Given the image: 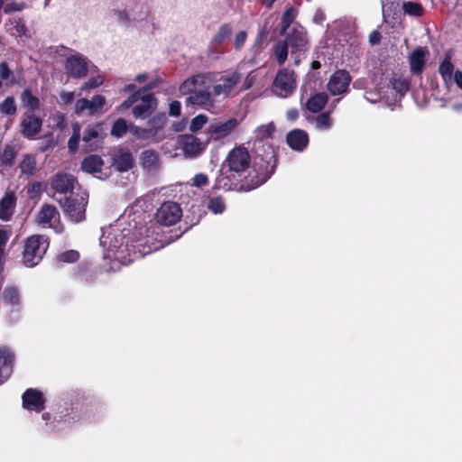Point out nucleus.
Instances as JSON below:
<instances>
[{
    "label": "nucleus",
    "instance_id": "f257e3e1",
    "mask_svg": "<svg viewBox=\"0 0 462 462\" xmlns=\"http://www.w3.org/2000/svg\"><path fill=\"white\" fill-rule=\"evenodd\" d=\"M99 242L104 260L122 264H129L159 248L148 235L143 236V227L133 232L130 227L121 228L118 225L103 228Z\"/></svg>",
    "mask_w": 462,
    "mask_h": 462
},
{
    "label": "nucleus",
    "instance_id": "f03ea898",
    "mask_svg": "<svg viewBox=\"0 0 462 462\" xmlns=\"http://www.w3.org/2000/svg\"><path fill=\"white\" fill-rule=\"evenodd\" d=\"M250 154L245 147H236L229 152L226 159L223 162L219 173L216 178L214 189H223L225 191L239 189L249 191L254 188H246L251 180L255 179L257 172L253 164L254 175L249 172Z\"/></svg>",
    "mask_w": 462,
    "mask_h": 462
},
{
    "label": "nucleus",
    "instance_id": "7ed1b4c3",
    "mask_svg": "<svg viewBox=\"0 0 462 462\" xmlns=\"http://www.w3.org/2000/svg\"><path fill=\"white\" fill-rule=\"evenodd\" d=\"M275 125L273 122L259 125L254 132V150L256 153L254 159V171L257 172L246 188H258L267 181L274 173L277 161L274 148L272 144Z\"/></svg>",
    "mask_w": 462,
    "mask_h": 462
},
{
    "label": "nucleus",
    "instance_id": "20e7f679",
    "mask_svg": "<svg viewBox=\"0 0 462 462\" xmlns=\"http://www.w3.org/2000/svg\"><path fill=\"white\" fill-rule=\"evenodd\" d=\"M49 247L48 238L42 235H33L24 242L22 253L23 264L27 268L38 265Z\"/></svg>",
    "mask_w": 462,
    "mask_h": 462
},
{
    "label": "nucleus",
    "instance_id": "39448f33",
    "mask_svg": "<svg viewBox=\"0 0 462 462\" xmlns=\"http://www.w3.org/2000/svg\"><path fill=\"white\" fill-rule=\"evenodd\" d=\"M296 88V75L292 69L285 68L278 70L272 84V91L274 95L286 98L294 93Z\"/></svg>",
    "mask_w": 462,
    "mask_h": 462
},
{
    "label": "nucleus",
    "instance_id": "423d86ee",
    "mask_svg": "<svg viewBox=\"0 0 462 462\" xmlns=\"http://www.w3.org/2000/svg\"><path fill=\"white\" fill-rule=\"evenodd\" d=\"M92 65L90 60L83 54L73 51L65 61L66 73L73 79H83L87 77L89 67Z\"/></svg>",
    "mask_w": 462,
    "mask_h": 462
},
{
    "label": "nucleus",
    "instance_id": "0eeeda50",
    "mask_svg": "<svg viewBox=\"0 0 462 462\" xmlns=\"http://www.w3.org/2000/svg\"><path fill=\"white\" fill-rule=\"evenodd\" d=\"M239 124L240 121L236 117H231L226 121L214 120L210 122L206 130L208 142L220 141L227 137Z\"/></svg>",
    "mask_w": 462,
    "mask_h": 462
},
{
    "label": "nucleus",
    "instance_id": "6e6552de",
    "mask_svg": "<svg viewBox=\"0 0 462 462\" xmlns=\"http://www.w3.org/2000/svg\"><path fill=\"white\" fill-rule=\"evenodd\" d=\"M208 142L200 141L193 134H181L178 137L177 147L181 150L186 158H197L207 149Z\"/></svg>",
    "mask_w": 462,
    "mask_h": 462
},
{
    "label": "nucleus",
    "instance_id": "1a4fd4ad",
    "mask_svg": "<svg viewBox=\"0 0 462 462\" xmlns=\"http://www.w3.org/2000/svg\"><path fill=\"white\" fill-rule=\"evenodd\" d=\"M88 204V194L83 192L80 196L69 197L65 199L63 205L65 213L70 217L71 221L79 223L86 217V207Z\"/></svg>",
    "mask_w": 462,
    "mask_h": 462
},
{
    "label": "nucleus",
    "instance_id": "9d476101",
    "mask_svg": "<svg viewBox=\"0 0 462 462\" xmlns=\"http://www.w3.org/2000/svg\"><path fill=\"white\" fill-rule=\"evenodd\" d=\"M181 217V209L176 202L167 201L161 205L155 214L158 223L163 226H172Z\"/></svg>",
    "mask_w": 462,
    "mask_h": 462
},
{
    "label": "nucleus",
    "instance_id": "9b49d317",
    "mask_svg": "<svg viewBox=\"0 0 462 462\" xmlns=\"http://www.w3.org/2000/svg\"><path fill=\"white\" fill-rule=\"evenodd\" d=\"M60 213L56 207L50 204H43L37 214L36 221L39 225L51 227L56 233L63 232V226L59 222Z\"/></svg>",
    "mask_w": 462,
    "mask_h": 462
},
{
    "label": "nucleus",
    "instance_id": "f8f14e48",
    "mask_svg": "<svg viewBox=\"0 0 462 462\" xmlns=\"http://www.w3.org/2000/svg\"><path fill=\"white\" fill-rule=\"evenodd\" d=\"M352 78L346 69L335 71L328 82L327 88L332 96L345 95L348 92Z\"/></svg>",
    "mask_w": 462,
    "mask_h": 462
},
{
    "label": "nucleus",
    "instance_id": "ddd939ff",
    "mask_svg": "<svg viewBox=\"0 0 462 462\" xmlns=\"http://www.w3.org/2000/svg\"><path fill=\"white\" fill-rule=\"evenodd\" d=\"M283 41L290 47L291 55H296L307 50V32L301 26L293 27L287 32Z\"/></svg>",
    "mask_w": 462,
    "mask_h": 462
},
{
    "label": "nucleus",
    "instance_id": "4468645a",
    "mask_svg": "<svg viewBox=\"0 0 462 462\" xmlns=\"http://www.w3.org/2000/svg\"><path fill=\"white\" fill-rule=\"evenodd\" d=\"M105 132L101 124L88 125L83 132L82 142L86 151H95L103 143Z\"/></svg>",
    "mask_w": 462,
    "mask_h": 462
},
{
    "label": "nucleus",
    "instance_id": "2eb2a0df",
    "mask_svg": "<svg viewBox=\"0 0 462 462\" xmlns=\"http://www.w3.org/2000/svg\"><path fill=\"white\" fill-rule=\"evenodd\" d=\"M215 96L213 95V91H208V87L207 86V82L205 83V87H202L193 95H190L186 99L187 106H196L201 109H205L208 111H212L215 108Z\"/></svg>",
    "mask_w": 462,
    "mask_h": 462
},
{
    "label": "nucleus",
    "instance_id": "dca6fc26",
    "mask_svg": "<svg viewBox=\"0 0 462 462\" xmlns=\"http://www.w3.org/2000/svg\"><path fill=\"white\" fill-rule=\"evenodd\" d=\"M240 79L241 74L237 71H232L225 74L219 79V82L213 86V95L215 97L223 96L227 97Z\"/></svg>",
    "mask_w": 462,
    "mask_h": 462
},
{
    "label": "nucleus",
    "instance_id": "f3484780",
    "mask_svg": "<svg viewBox=\"0 0 462 462\" xmlns=\"http://www.w3.org/2000/svg\"><path fill=\"white\" fill-rule=\"evenodd\" d=\"M23 407L31 411L40 412L45 408L46 399L43 393L33 388L27 389L22 396Z\"/></svg>",
    "mask_w": 462,
    "mask_h": 462
},
{
    "label": "nucleus",
    "instance_id": "a211bd4d",
    "mask_svg": "<svg viewBox=\"0 0 462 462\" xmlns=\"http://www.w3.org/2000/svg\"><path fill=\"white\" fill-rule=\"evenodd\" d=\"M140 103L133 107L134 117L139 119L148 118L157 108L158 101L152 94L140 97Z\"/></svg>",
    "mask_w": 462,
    "mask_h": 462
},
{
    "label": "nucleus",
    "instance_id": "6ab92c4d",
    "mask_svg": "<svg viewBox=\"0 0 462 462\" xmlns=\"http://www.w3.org/2000/svg\"><path fill=\"white\" fill-rule=\"evenodd\" d=\"M42 119L33 114H25L21 123V133L28 139H33L42 130Z\"/></svg>",
    "mask_w": 462,
    "mask_h": 462
},
{
    "label": "nucleus",
    "instance_id": "aec40b11",
    "mask_svg": "<svg viewBox=\"0 0 462 462\" xmlns=\"http://www.w3.org/2000/svg\"><path fill=\"white\" fill-rule=\"evenodd\" d=\"M113 165L118 171H127L134 165V158L126 148L118 147L113 153Z\"/></svg>",
    "mask_w": 462,
    "mask_h": 462
},
{
    "label": "nucleus",
    "instance_id": "412c9836",
    "mask_svg": "<svg viewBox=\"0 0 462 462\" xmlns=\"http://www.w3.org/2000/svg\"><path fill=\"white\" fill-rule=\"evenodd\" d=\"M209 80V74H197L187 79L179 88L181 95H193Z\"/></svg>",
    "mask_w": 462,
    "mask_h": 462
},
{
    "label": "nucleus",
    "instance_id": "4be33fe9",
    "mask_svg": "<svg viewBox=\"0 0 462 462\" xmlns=\"http://www.w3.org/2000/svg\"><path fill=\"white\" fill-rule=\"evenodd\" d=\"M14 356L10 348L0 346V383L7 380L14 366Z\"/></svg>",
    "mask_w": 462,
    "mask_h": 462
},
{
    "label": "nucleus",
    "instance_id": "5701e85b",
    "mask_svg": "<svg viewBox=\"0 0 462 462\" xmlns=\"http://www.w3.org/2000/svg\"><path fill=\"white\" fill-rule=\"evenodd\" d=\"M17 197L14 191H6L0 199V219L9 221L16 208Z\"/></svg>",
    "mask_w": 462,
    "mask_h": 462
},
{
    "label": "nucleus",
    "instance_id": "b1692460",
    "mask_svg": "<svg viewBox=\"0 0 462 462\" xmlns=\"http://www.w3.org/2000/svg\"><path fill=\"white\" fill-rule=\"evenodd\" d=\"M286 142L292 150L302 152L308 146L309 135L304 130L293 129L287 134Z\"/></svg>",
    "mask_w": 462,
    "mask_h": 462
},
{
    "label": "nucleus",
    "instance_id": "393cba45",
    "mask_svg": "<svg viewBox=\"0 0 462 462\" xmlns=\"http://www.w3.org/2000/svg\"><path fill=\"white\" fill-rule=\"evenodd\" d=\"M76 179L69 173H57L51 181V188L59 193L72 192Z\"/></svg>",
    "mask_w": 462,
    "mask_h": 462
},
{
    "label": "nucleus",
    "instance_id": "a878e982",
    "mask_svg": "<svg viewBox=\"0 0 462 462\" xmlns=\"http://www.w3.org/2000/svg\"><path fill=\"white\" fill-rule=\"evenodd\" d=\"M388 88L395 92L394 101L393 103L387 102L388 106H396L406 94L409 89L408 80L401 76L394 75L389 81Z\"/></svg>",
    "mask_w": 462,
    "mask_h": 462
},
{
    "label": "nucleus",
    "instance_id": "bb28decb",
    "mask_svg": "<svg viewBox=\"0 0 462 462\" xmlns=\"http://www.w3.org/2000/svg\"><path fill=\"white\" fill-rule=\"evenodd\" d=\"M328 99L325 92L316 93L307 99L306 108L311 113H319L325 107Z\"/></svg>",
    "mask_w": 462,
    "mask_h": 462
},
{
    "label": "nucleus",
    "instance_id": "cd10ccee",
    "mask_svg": "<svg viewBox=\"0 0 462 462\" xmlns=\"http://www.w3.org/2000/svg\"><path fill=\"white\" fill-rule=\"evenodd\" d=\"M409 62L412 73H421L425 65L424 51L421 48L414 50L409 57Z\"/></svg>",
    "mask_w": 462,
    "mask_h": 462
},
{
    "label": "nucleus",
    "instance_id": "c85d7f7f",
    "mask_svg": "<svg viewBox=\"0 0 462 462\" xmlns=\"http://www.w3.org/2000/svg\"><path fill=\"white\" fill-rule=\"evenodd\" d=\"M2 299L5 304L16 307L22 302L21 293L19 289L14 285H7L2 293Z\"/></svg>",
    "mask_w": 462,
    "mask_h": 462
},
{
    "label": "nucleus",
    "instance_id": "c756f323",
    "mask_svg": "<svg viewBox=\"0 0 462 462\" xmlns=\"http://www.w3.org/2000/svg\"><path fill=\"white\" fill-rule=\"evenodd\" d=\"M128 9L131 10V15L136 21L144 20L149 14V6L144 0H135L134 3L127 5Z\"/></svg>",
    "mask_w": 462,
    "mask_h": 462
},
{
    "label": "nucleus",
    "instance_id": "7c9ffc66",
    "mask_svg": "<svg viewBox=\"0 0 462 462\" xmlns=\"http://www.w3.org/2000/svg\"><path fill=\"white\" fill-rule=\"evenodd\" d=\"M103 161L98 155H89L81 162V170L88 173H95L101 171Z\"/></svg>",
    "mask_w": 462,
    "mask_h": 462
},
{
    "label": "nucleus",
    "instance_id": "2f4dec72",
    "mask_svg": "<svg viewBox=\"0 0 462 462\" xmlns=\"http://www.w3.org/2000/svg\"><path fill=\"white\" fill-rule=\"evenodd\" d=\"M142 165L148 171L155 170L159 165V154L153 150H146L141 155Z\"/></svg>",
    "mask_w": 462,
    "mask_h": 462
},
{
    "label": "nucleus",
    "instance_id": "473e14b6",
    "mask_svg": "<svg viewBox=\"0 0 462 462\" xmlns=\"http://www.w3.org/2000/svg\"><path fill=\"white\" fill-rule=\"evenodd\" d=\"M36 166L37 164L34 155L26 154L19 164L21 175L30 178L33 175Z\"/></svg>",
    "mask_w": 462,
    "mask_h": 462
},
{
    "label": "nucleus",
    "instance_id": "72a5a7b5",
    "mask_svg": "<svg viewBox=\"0 0 462 462\" xmlns=\"http://www.w3.org/2000/svg\"><path fill=\"white\" fill-rule=\"evenodd\" d=\"M289 46L283 40L278 41L273 48V52L277 63L282 66L287 60Z\"/></svg>",
    "mask_w": 462,
    "mask_h": 462
},
{
    "label": "nucleus",
    "instance_id": "f704fd0d",
    "mask_svg": "<svg viewBox=\"0 0 462 462\" xmlns=\"http://www.w3.org/2000/svg\"><path fill=\"white\" fill-rule=\"evenodd\" d=\"M454 66L449 57H446L439 67V72L443 81L448 85L452 80Z\"/></svg>",
    "mask_w": 462,
    "mask_h": 462
},
{
    "label": "nucleus",
    "instance_id": "c9c22d12",
    "mask_svg": "<svg viewBox=\"0 0 462 462\" xmlns=\"http://www.w3.org/2000/svg\"><path fill=\"white\" fill-rule=\"evenodd\" d=\"M21 101L23 105L32 111L37 110L40 106V100L37 97L33 96L30 89H25L21 95Z\"/></svg>",
    "mask_w": 462,
    "mask_h": 462
},
{
    "label": "nucleus",
    "instance_id": "e433bc0d",
    "mask_svg": "<svg viewBox=\"0 0 462 462\" xmlns=\"http://www.w3.org/2000/svg\"><path fill=\"white\" fill-rule=\"evenodd\" d=\"M233 30L232 27L227 24H222L217 33L212 38V42L214 44H221L225 41L228 40L232 35Z\"/></svg>",
    "mask_w": 462,
    "mask_h": 462
},
{
    "label": "nucleus",
    "instance_id": "4c0bfd02",
    "mask_svg": "<svg viewBox=\"0 0 462 462\" xmlns=\"http://www.w3.org/2000/svg\"><path fill=\"white\" fill-rule=\"evenodd\" d=\"M17 112V106L13 96L6 97L0 104V113L3 116H14Z\"/></svg>",
    "mask_w": 462,
    "mask_h": 462
},
{
    "label": "nucleus",
    "instance_id": "58836bf2",
    "mask_svg": "<svg viewBox=\"0 0 462 462\" xmlns=\"http://www.w3.org/2000/svg\"><path fill=\"white\" fill-rule=\"evenodd\" d=\"M79 279L87 284L95 282L97 276L88 264L80 265L78 269Z\"/></svg>",
    "mask_w": 462,
    "mask_h": 462
},
{
    "label": "nucleus",
    "instance_id": "ea45409f",
    "mask_svg": "<svg viewBox=\"0 0 462 462\" xmlns=\"http://www.w3.org/2000/svg\"><path fill=\"white\" fill-rule=\"evenodd\" d=\"M15 157L16 152L14 151V149L10 145H6L0 154V166H13L15 161Z\"/></svg>",
    "mask_w": 462,
    "mask_h": 462
},
{
    "label": "nucleus",
    "instance_id": "a19ab883",
    "mask_svg": "<svg viewBox=\"0 0 462 462\" xmlns=\"http://www.w3.org/2000/svg\"><path fill=\"white\" fill-rule=\"evenodd\" d=\"M80 141V126L79 123H74L72 125V135L68 141V148L69 152H75L79 148V143Z\"/></svg>",
    "mask_w": 462,
    "mask_h": 462
},
{
    "label": "nucleus",
    "instance_id": "79ce46f5",
    "mask_svg": "<svg viewBox=\"0 0 462 462\" xmlns=\"http://www.w3.org/2000/svg\"><path fill=\"white\" fill-rule=\"evenodd\" d=\"M130 132L139 139L147 140L152 138L156 135V129L150 128H142L139 126H131Z\"/></svg>",
    "mask_w": 462,
    "mask_h": 462
},
{
    "label": "nucleus",
    "instance_id": "37998d69",
    "mask_svg": "<svg viewBox=\"0 0 462 462\" xmlns=\"http://www.w3.org/2000/svg\"><path fill=\"white\" fill-rule=\"evenodd\" d=\"M402 10L405 14L411 16H420L423 14L421 5L416 2H403Z\"/></svg>",
    "mask_w": 462,
    "mask_h": 462
},
{
    "label": "nucleus",
    "instance_id": "c03bdc74",
    "mask_svg": "<svg viewBox=\"0 0 462 462\" xmlns=\"http://www.w3.org/2000/svg\"><path fill=\"white\" fill-rule=\"evenodd\" d=\"M296 17V11L294 8H288L285 10L282 16L281 30L282 32H285L290 27Z\"/></svg>",
    "mask_w": 462,
    "mask_h": 462
},
{
    "label": "nucleus",
    "instance_id": "a18cd8bd",
    "mask_svg": "<svg viewBox=\"0 0 462 462\" xmlns=\"http://www.w3.org/2000/svg\"><path fill=\"white\" fill-rule=\"evenodd\" d=\"M208 208L214 214H222L226 209L224 199L221 197L210 199Z\"/></svg>",
    "mask_w": 462,
    "mask_h": 462
},
{
    "label": "nucleus",
    "instance_id": "49530a36",
    "mask_svg": "<svg viewBox=\"0 0 462 462\" xmlns=\"http://www.w3.org/2000/svg\"><path fill=\"white\" fill-rule=\"evenodd\" d=\"M334 28L338 29L342 33H349L355 28V23L352 19H338L333 23Z\"/></svg>",
    "mask_w": 462,
    "mask_h": 462
},
{
    "label": "nucleus",
    "instance_id": "de8ad7c7",
    "mask_svg": "<svg viewBox=\"0 0 462 462\" xmlns=\"http://www.w3.org/2000/svg\"><path fill=\"white\" fill-rule=\"evenodd\" d=\"M114 15L116 17L117 21L123 24H130L132 22L136 21L133 15H131V10L128 9L126 5L125 9L123 10H115Z\"/></svg>",
    "mask_w": 462,
    "mask_h": 462
},
{
    "label": "nucleus",
    "instance_id": "09e8293b",
    "mask_svg": "<svg viewBox=\"0 0 462 462\" xmlns=\"http://www.w3.org/2000/svg\"><path fill=\"white\" fill-rule=\"evenodd\" d=\"M127 131V124L124 118H118L113 124L111 134L117 138H121Z\"/></svg>",
    "mask_w": 462,
    "mask_h": 462
},
{
    "label": "nucleus",
    "instance_id": "8fccbe9b",
    "mask_svg": "<svg viewBox=\"0 0 462 462\" xmlns=\"http://www.w3.org/2000/svg\"><path fill=\"white\" fill-rule=\"evenodd\" d=\"M315 123L316 128L319 130H328L332 126L331 118L329 116V114L327 112L319 114L316 117Z\"/></svg>",
    "mask_w": 462,
    "mask_h": 462
},
{
    "label": "nucleus",
    "instance_id": "3c124183",
    "mask_svg": "<svg viewBox=\"0 0 462 462\" xmlns=\"http://www.w3.org/2000/svg\"><path fill=\"white\" fill-rule=\"evenodd\" d=\"M59 263H73L79 258V254L76 250H68L57 255Z\"/></svg>",
    "mask_w": 462,
    "mask_h": 462
},
{
    "label": "nucleus",
    "instance_id": "603ef678",
    "mask_svg": "<svg viewBox=\"0 0 462 462\" xmlns=\"http://www.w3.org/2000/svg\"><path fill=\"white\" fill-rule=\"evenodd\" d=\"M43 189V183L41 181H33L29 183L26 189V192L28 197L31 199H35L40 198Z\"/></svg>",
    "mask_w": 462,
    "mask_h": 462
},
{
    "label": "nucleus",
    "instance_id": "864d4df0",
    "mask_svg": "<svg viewBox=\"0 0 462 462\" xmlns=\"http://www.w3.org/2000/svg\"><path fill=\"white\" fill-rule=\"evenodd\" d=\"M13 27L10 33L17 37H28L26 26L22 19H15L12 22Z\"/></svg>",
    "mask_w": 462,
    "mask_h": 462
},
{
    "label": "nucleus",
    "instance_id": "5fc2aeb1",
    "mask_svg": "<svg viewBox=\"0 0 462 462\" xmlns=\"http://www.w3.org/2000/svg\"><path fill=\"white\" fill-rule=\"evenodd\" d=\"M106 103V98L102 95H95L91 100H89V114L93 115L98 109L102 108Z\"/></svg>",
    "mask_w": 462,
    "mask_h": 462
},
{
    "label": "nucleus",
    "instance_id": "6e6d98bb",
    "mask_svg": "<svg viewBox=\"0 0 462 462\" xmlns=\"http://www.w3.org/2000/svg\"><path fill=\"white\" fill-rule=\"evenodd\" d=\"M208 123V116L205 115H198L194 118H192L189 130L193 133L200 130L206 124Z\"/></svg>",
    "mask_w": 462,
    "mask_h": 462
},
{
    "label": "nucleus",
    "instance_id": "4d7b16f0",
    "mask_svg": "<svg viewBox=\"0 0 462 462\" xmlns=\"http://www.w3.org/2000/svg\"><path fill=\"white\" fill-rule=\"evenodd\" d=\"M103 83H104V79L102 76L98 75L97 77H93L90 79H88V81H86L81 86L80 92L82 93L88 89L96 88L101 86Z\"/></svg>",
    "mask_w": 462,
    "mask_h": 462
},
{
    "label": "nucleus",
    "instance_id": "13d9d810",
    "mask_svg": "<svg viewBox=\"0 0 462 462\" xmlns=\"http://www.w3.org/2000/svg\"><path fill=\"white\" fill-rule=\"evenodd\" d=\"M12 236V228L10 226H0V250L5 251V247Z\"/></svg>",
    "mask_w": 462,
    "mask_h": 462
},
{
    "label": "nucleus",
    "instance_id": "bf43d9fd",
    "mask_svg": "<svg viewBox=\"0 0 462 462\" xmlns=\"http://www.w3.org/2000/svg\"><path fill=\"white\" fill-rule=\"evenodd\" d=\"M166 121V116L164 114L157 115L152 117L148 121V126L152 129H156V134L158 130L162 128Z\"/></svg>",
    "mask_w": 462,
    "mask_h": 462
},
{
    "label": "nucleus",
    "instance_id": "052dcab7",
    "mask_svg": "<svg viewBox=\"0 0 462 462\" xmlns=\"http://www.w3.org/2000/svg\"><path fill=\"white\" fill-rule=\"evenodd\" d=\"M140 98V90L134 91L132 95H130L119 106L121 111L127 110L131 106H134V103L138 101Z\"/></svg>",
    "mask_w": 462,
    "mask_h": 462
},
{
    "label": "nucleus",
    "instance_id": "680f3d73",
    "mask_svg": "<svg viewBox=\"0 0 462 462\" xmlns=\"http://www.w3.org/2000/svg\"><path fill=\"white\" fill-rule=\"evenodd\" d=\"M208 184V177L205 173H197L192 178L191 185L196 188H201Z\"/></svg>",
    "mask_w": 462,
    "mask_h": 462
},
{
    "label": "nucleus",
    "instance_id": "e2e57ef3",
    "mask_svg": "<svg viewBox=\"0 0 462 462\" xmlns=\"http://www.w3.org/2000/svg\"><path fill=\"white\" fill-rule=\"evenodd\" d=\"M246 37H247V33L245 32V31H241L239 32L236 37H235V40H234V48L236 50H239L241 49L245 41H246Z\"/></svg>",
    "mask_w": 462,
    "mask_h": 462
},
{
    "label": "nucleus",
    "instance_id": "0e129e2a",
    "mask_svg": "<svg viewBox=\"0 0 462 462\" xmlns=\"http://www.w3.org/2000/svg\"><path fill=\"white\" fill-rule=\"evenodd\" d=\"M13 71L9 69L8 64L5 61L0 63V80H7L13 76Z\"/></svg>",
    "mask_w": 462,
    "mask_h": 462
},
{
    "label": "nucleus",
    "instance_id": "69168bd1",
    "mask_svg": "<svg viewBox=\"0 0 462 462\" xmlns=\"http://www.w3.org/2000/svg\"><path fill=\"white\" fill-rule=\"evenodd\" d=\"M364 98L371 104H376L381 100V94L372 90L365 91Z\"/></svg>",
    "mask_w": 462,
    "mask_h": 462
},
{
    "label": "nucleus",
    "instance_id": "338daca9",
    "mask_svg": "<svg viewBox=\"0 0 462 462\" xmlns=\"http://www.w3.org/2000/svg\"><path fill=\"white\" fill-rule=\"evenodd\" d=\"M255 80H256L255 73L254 71L249 72L243 82L241 89L242 90L249 89L254 84Z\"/></svg>",
    "mask_w": 462,
    "mask_h": 462
},
{
    "label": "nucleus",
    "instance_id": "774afa93",
    "mask_svg": "<svg viewBox=\"0 0 462 462\" xmlns=\"http://www.w3.org/2000/svg\"><path fill=\"white\" fill-rule=\"evenodd\" d=\"M85 110H89V100L87 98H80L76 102L75 112L81 114Z\"/></svg>",
    "mask_w": 462,
    "mask_h": 462
}]
</instances>
